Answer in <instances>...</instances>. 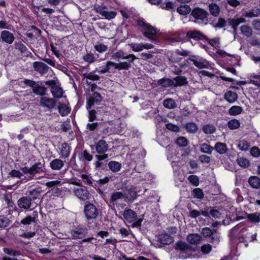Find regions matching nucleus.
Returning <instances> with one entry per match:
<instances>
[{"mask_svg": "<svg viewBox=\"0 0 260 260\" xmlns=\"http://www.w3.org/2000/svg\"><path fill=\"white\" fill-rule=\"evenodd\" d=\"M112 57L114 58H121L122 59H127V61H122V62H128L129 64V68L131 67V63H133L135 59H137L136 56L133 54H129L125 55V53L122 50H119L114 53Z\"/></svg>", "mask_w": 260, "mask_h": 260, "instance_id": "obj_8", "label": "nucleus"}, {"mask_svg": "<svg viewBox=\"0 0 260 260\" xmlns=\"http://www.w3.org/2000/svg\"><path fill=\"white\" fill-rule=\"evenodd\" d=\"M248 183L253 188L258 189L260 187V179L257 176H251L248 179Z\"/></svg>", "mask_w": 260, "mask_h": 260, "instance_id": "obj_30", "label": "nucleus"}, {"mask_svg": "<svg viewBox=\"0 0 260 260\" xmlns=\"http://www.w3.org/2000/svg\"><path fill=\"white\" fill-rule=\"evenodd\" d=\"M187 38L198 40H207L206 36L197 30L188 31L186 34Z\"/></svg>", "mask_w": 260, "mask_h": 260, "instance_id": "obj_19", "label": "nucleus"}, {"mask_svg": "<svg viewBox=\"0 0 260 260\" xmlns=\"http://www.w3.org/2000/svg\"><path fill=\"white\" fill-rule=\"evenodd\" d=\"M215 131V127L211 124H206L203 127V131L206 134H213Z\"/></svg>", "mask_w": 260, "mask_h": 260, "instance_id": "obj_44", "label": "nucleus"}, {"mask_svg": "<svg viewBox=\"0 0 260 260\" xmlns=\"http://www.w3.org/2000/svg\"><path fill=\"white\" fill-rule=\"evenodd\" d=\"M176 143L180 147H185L188 145V141L184 137H179L176 139Z\"/></svg>", "mask_w": 260, "mask_h": 260, "instance_id": "obj_46", "label": "nucleus"}, {"mask_svg": "<svg viewBox=\"0 0 260 260\" xmlns=\"http://www.w3.org/2000/svg\"><path fill=\"white\" fill-rule=\"evenodd\" d=\"M45 169V162L44 161L42 162H37L33 165L31 167H27L25 166L21 168L20 170L24 174H28V178L29 179H33L34 177L37 174H40L44 172Z\"/></svg>", "mask_w": 260, "mask_h": 260, "instance_id": "obj_3", "label": "nucleus"}, {"mask_svg": "<svg viewBox=\"0 0 260 260\" xmlns=\"http://www.w3.org/2000/svg\"><path fill=\"white\" fill-rule=\"evenodd\" d=\"M42 190L41 188H36L32 190H29L27 192V195L28 198L31 199V200H35L38 199L41 196Z\"/></svg>", "mask_w": 260, "mask_h": 260, "instance_id": "obj_29", "label": "nucleus"}, {"mask_svg": "<svg viewBox=\"0 0 260 260\" xmlns=\"http://www.w3.org/2000/svg\"><path fill=\"white\" fill-rule=\"evenodd\" d=\"M238 164L242 167L247 168L250 166L249 161L245 158L241 157L237 160Z\"/></svg>", "mask_w": 260, "mask_h": 260, "instance_id": "obj_48", "label": "nucleus"}, {"mask_svg": "<svg viewBox=\"0 0 260 260\" xmlns=\"http://www.w3.org/2000/svg\"><path fill=\"white\" fill-rule=\"evenodd\" d=\"M192 195L194 198L198 199H202L204 198L203 190L200 188H194L192 192Z\"/></svg>", "mask_w": 260, "mask_h": 260, "instance_id": "obj_45", "label": "nucleus"}, {"mask_svg": "<svg viewBox=\"0 0 260 260\" xmlns=\"http://www.w3.org/2000/svg\"><path fill=\"white\" fill-rule=\"evenodd\" d=\"M245 19L242 18L240 17L239 19L237 18L236 19L234 18L232 19H229V24L233 27L234 30L236 31L237 29V26L239 25V24L241 23L244 22Z\"/></svg>", "mask_w": 260, "mask_h": 260, "instance_id": "obj_33", "label": "nucleus"}, {"mask_svg": "<svg viewBox=\"0 0 260 260\" xmlns=\"http://www.w3.org/2000/svg\"><path fill=\"white\" fill-rule=\"evenodd\" d=\"M194 20H189V21H191L196 23H199L200 24L205 25L208 23V17H193Z\"/></svg>", "mask_w": 260, "mask_h": 260, "instance_id": "obj_52", "label": "nucleus"}, {"mask_svg": "<svg viewBox=\"0 0 260 260\" xmlns=\"http://www.w3.org/2000/svg\"><path fill=\"white\" fill-rule=\"evenodd\" d=\"M188 59L193 62V64L199 69H208L210 66L209 61L206 59L194 55H191Z\"/></svg>", "mask_w": 260, "mask_h": 260, "instance_id": "obj_7", "label": "nucleus"}, {"mask_svg": "<svg viewBox=\"0 0 260 260\" xmlns=\"http://www.w3.org/2000/svg\"><path fill=\"white\" fill-rule=\"evenodd\" d=\"M240 30L243 35L247 37H250L252 34V30L250 27L243 25L241 26Z\"/></svg>", "mask_w": 260, "mask_h": 260, "instance_id": "obj_42", "label": "nucleus"}, {"mask_svg": "<svg viewBox=\"0 0 260 260\" xmlns=\"http://www.w3.org/2000/svg\"><path fill=\"white\" fill-rule=\"evenodd\" d=\"M177 12L181 15H187L191 12L190 16H207L208 12L204 10L195 8L192 10L187 5H181L177 8Z\"/></svg>", "mask_w": 260, "mask_h": 260, "instance_id": "obj_2", "label": "nucleus"}, {"mask_svg": "<svg viewBox=\"0 0 260 260\" xmlns=\"http://www.w3.org/2000/svg\"><path fill=\"white\" fill-rule=\"evenodd\" d=\"M16 49L20 51L21 53L25 54L27 50L26 47L21 43H17L15 44Z\"/></svg>", "mask_w": 260, "mask_h": 260, "instance_id": "obj_58", "label": "nucleus"}, {"mask_svg": "<svg viewBox=\"0 0 260 260\" xmlns=\"http://www.w3.org/2000/svg\"><path fill=\"white\" fill-rule=\"evenodd\" d=\"M158 241L162 244L169 245L173 243L174 238L167 233H162L158 234Z\"/></svg>", "mask_w": 260, "mask_h": 260, "instance_id": "obj_15", "label": "nucleus"}, {"mask_svg": "<svg viewBox=\"0 0 260 260\" xmlns=\"http://www.w3.org/2000/svg\"><path fill=\"white\" fill-rule=\"evenodd\" d=\"M157 84L163 87L173 86L174 80L169 78H162L157 81Z\"/></svg>", "mask_w": 260, "mask_h": 260, "instance_id": "obj_31", "label": "nucleus"}, {"mask_svg": "<svg viewBox=\"0 0 260 260\" xmlns=\"http://www.w3.org/2000/svg\"><path fill=\"white\" fill-rule=\"evenodd\" d=\"M87 229L83 225H78L71 231V235L73 239H82L87 233Z\"/></svg>", "mask_w": 260, "mask_h": 260, "instance_id": "obj_9", "label": "nucleus"}, {"mask_svg": "<svg viewBox=\"0 0 260 260\" xmlns=\"http://www.w3.org/2000/svg\"><path fill=\"white\" fill-rule=\"evenodd\" d=\"M4 251L9 255H11L13 256H18L20 255L19 251L13 250L8 248H4Z\"/></svg>", "mask_w": 260, "mask_h": 260, "instance_id": "obj_61", "label": "nucleus"}, {"mask_svg": "<svg viewBox=\"0 0 260 260\" xmlns=\"http://www.w3.org/2000/svg\"><path fill=\"white\" fill-rule=\"evenodd\" d=\"M108 149V144L106 141L100 140L95 145V150L98 154H104Z\"/></svg>", "mask_w": 260, "mask_h": 260, "instance_id": "obj_18", "label": "nucleus"}, {"mask_svg": "<svg viewBox=\"0 0 260 260\" xmlns=\"http://www.w3.org/2000/svg\"><path fill=\"white\" fill-rule=\"evenodd\" d=\"M175 247L177 250L184 251L186 249V245L184 242L180 241L175 244Z\"/></svg>", "mask_w": 260, "mask_h": 260, "instance_id": "obj_63", "label": "nucleus"}, {"mask_svg": "<svg viewBox=\"0 0 260 260\" xmlns=\"http://www.w3.org/2000/svg\"><path fill=\"white\" fill-rule=\"evenodd\" d=\"M33 67L35 71L41 74L46 73L49 68L45 63L39 61L34 62Z\"/></svg>", "mask_w": 260, "mask_h": 260, "instance_id": "obj_17", "label": "nucleus"}, {"mask_svg": "<svg viewBox=\"0 0 260 260\" xmlns=\"http://www.w3.org/2000/svg\"><path fill=\"white\" fill-rule=\"evenodd\" d=\"M240 121L236 119H233L230 120L228 123V126L231 129H236L240 127Z\"/></svg>", "mask_w": 260, "mask_h": 260, "instance_id": "obj_43", "label": "nucleus"}, {"mask_svg": "<svg viewBox=\"0 0 260 260\" xmlns=\"http://www.w3.org/2000/svg\"><path fill=\"white\" fill-rule=\"evenodd\" d=\"M1 38L4 42L9 44H11L14 40L13 34L8 30L2 31Z\"/></svg>", "mask_w": 260, "mask_h": 260, "instance_id": "obj_21", "label": "nucleus"}, {"mask_svg": "<svg viewBox=\"0 0 260 260\" xmlns=\"http://www.w3.org/2000/svg\"><path fill=\"white\" fill-rule=\"evenodd\" d=\"M70 147L67 143H62L59 153L60 157L64 158H68L70 155Z\"/></svg>", "mask_w": 260, "mask_h": 260, "instance_id": "obj_25", "label": "nucleus"}, {"mask_svg": "<svg viewBox=\"0 0 260 260\" xmlns=\"http://www.w3.org/2000/svg\"><path fill=\"white\" fill-rule=\"evenodd\" d=\"M164 106L165 107L172 109L177 107V104L175 101L172 99H167L164 101Z\"/></svg>", "mask_w": 260, "mask_h": 260, "instance_id": "obj_39", "label": "nucleus"}, {"mask_svg": "<svg viewBox=\"0 0 260 260\" xmlns=\"http://www.w3.org/2000/svg\"><path fill=\"white\" fill-rule=\"evenodd\" d=\"M111 67H114L115 69L119 70H127L129 69V64L128 62L115 63L113 61H108L106 62L104 68L100 67L99 69H96V71L100 74H105L109 72Z\"/></svg>", "mask_w": 260, "mask_h": 260, "instance_id": "obj_4", "label": "nucleus"}, {"mask_svg": "<svg viewBox=\"0 0 260 260\" xmlns=\"http://www.w3.org/2000/svg\"><path fill=\"white\" fill-rule=\"evenodd\" d=\"M161 7L162 8L165 9L167 10L174 11L175 10V6L172 2H168L166 4H163Z\"/></svg>", "mask_w": 260, "mask_h": 260, "instance_id": "obj_54", "label": "nucleus"}, {"mask_svg": "<svg viewBox=\"0 0 260 260\" xmlns=\"http://www.w3.org/2000/svg\"><path fill=\"white\" fill-rule=\"evenodd\" d=\"M166 128L171 131L174 132H179L180 131V128L179 126L176 124H173L172 123H169L166 124Z\"/></svg>", "mask_w": 260, "mask_h": 260, "instance_id": "obj_57", "label": "nucleus"}, {"mask_svg": "<svg viewBox=\"0 0 260 260\" xmlns=\"http://www.w3.org/2000/svg\"><path fill=\"white\" fill-rule=\"evenodd\" d=\"M75 195L80 200L86 201L89 199V192L85 188H75L74 189Z\"/></svg>", "mask_w": 260, "mask_h": 260, "instance_id": "obj_12", "label": "nucleus"}, {"mask_svg": "<svg viewBox=\"0 0 260 260\" xmlns=\"http://www.w3.org/2000/svg\"><path fill=\"white\" fill-rule=\"evenodd\" d=\"M214 232V229L211 230L209 228H204L202 230V234L205 237H210Z\"/></svg>", "mask_w": 260, "mask_h": 260, "instance_id": "obj_59", "label": "nucleus"}, {"mask_svg": "<svg viewBox=\"0 0 260 260\" xmlns=\"http://www.w3.org/2000/svg\"><path fill=\"white\" fill-rule=\"evenodd\" d=\"M250 147L249 143L244 140L239 142L238 147L241 150L246 151L248 150Z\"/></svg>", "mask_w": 260, "mask_h": 260, "instance_id": "obj_47", "label": "nucleus"}, {"mask_svg": "<svg viewBox=\"0 0 260 260\" xmlns=\"http://www.w3.org/2000/svg\"><path fill=\"white\" fill-rule=\"evenodd\" d=\"M210 242L217 244H218L220 240H219V235L217 233V230L214 229V232L210 236Z\"/></svg>", "mask_w": 260, "mask_h": 260, "instance_id": "obj_49", "label": "nucleus"}, {"mask_svg": "<svg viewBox=\"0 0 260 260\" xmlns=\"http://www.w3.org/2000/svg\"><path fill=\"white\" fill-rule=\"evenodd\" d=\"M23 172L21 173L18 170H13L9 173V175L12 177L20 179L23 176Z\"/></svg>", "mask_w": 260, "mask_h": 260, "instance_id": "obj_62", "label": "nucleus"}, {"mask_svg": "<svg viewBox=\"0 0 260 260\" xmlns=\"http://www.w3.org/2000/svg\"><path fill=\"white\" fill-rule=\"evenodd\" d=\"M59 113L62 116H64L70 112V109L64 104H60L58 106Z\"/></svg>", "mask_w": 260, "mask_h": 260, "instance_id": "obj_36", "label": "nucleus"}, {"mask_svg": "<svg viewBox=\"0 0 260 260\" xmlns=\"http://www.w3.org/2000/svg\"><path fill=\"white\" fill-rule=\"evenodd\" d=\"M56 101L53 98H48L46 96H41L40 100V106L49 110L54 108L56 106Z\"/></svg>", "mask_w": 260, "mask_h": 260, "instance_id": "obj_10", "label": "nucleus"}, {"mask_svg": "<svg viewBox=\"0 0 260 260\" xmlns=\"http://www.w3.org/2000/svg\"><path fill=\"white\" fill-rule=\"evenodd\" d=\"M38 213L37 211H35L32 213V215H29L25 218L22 219L21 221V223L27 225L29 224L31 222H36V219L38 217Z\"/></svg>", "mask_w": 260, "mask_h": 260, "instance_id": "obj_27", "label": "nucleus"}, {"mask_svg": "<svg viewBox=\"0 0 260 260\" xmlns=\"http://www.w3.org/2000/svg\"><path fill=\"white\" fill-rule=\"evenodd\" d=\"M188 180L194 186H198L199 184V178L197 176L191 175L189 176Z\"/></svg>", "mask_w": 260, "mask_h": 260, "instance_id": "obj_53", "label": "nucleus"}, {"mask_svg": "<svg viewBox=\"0 0 260 260\" xmlns=\"http://www.w3.org/2000/svg\"><path fill=\"white\" fill-rule=\"evenodd\" d=\"M123 215L124 219L129 223L135 221L137 218L136 213L130 209L125 210Z\"/></svg>", "mask_w": 260, "mask_h": 260, "instance_id": "obj_16", "label": "nucleus"}, {"mask_svg": "<svg viewBox=\"0 0 260 260\" xmlns=\"http://www.w3.org/2000/svg\"><path fill=\"white\" fill-rule=\"evenodd\" d=\"M94 48L99 53L106 52L108 50V46L103 44L98 43L94 45Z\"/></svg>", "mask_w": 260, "mask_h": 260, "instance_id": "obj_51", "label": "nucleus"}, {"mask_svg": "<svg viewBox=\"0 0 260 260\" xmlns=\"http://www.w3.org/2000/svg\"><path fill=\"white\" fill-rule=\"evenodd\" d=\"M202 240V236L198 234H189L187 237V241L191 244H198L201 242Z\"/></svg>", "mask_w": 260, "mask_h": 260, "instance_id": "obj_22", "label": "nucleus"}, {"mask_svg": "<svg viewBox=\"0 0 260 260\" xmlns=\"http://www.w3.org/2000/svg\"><path fill=\"white\" fill-rule=\"evenodd\" d=\"M174 80L173 86H182L188 84L187 78L185 76H178L172 79Z\"/></svg>", "mask_w": 260, "mask_h": 260, "instance_id": "obj_23", "label": "nucleus"}, {"mask_svg": "<svg viewBox=\"0 0 260 260\" xmlns=\"http://www.w3.org/2000/svg\"><path fill=\"white\" fill-rule=\"evenodd\" d=\"M185 129L188 133L194 134L197 132L198 127L194 122H188L185 124Z\"/></svg>", "mask_w": 260, "mask_h": 260, "instance_id": "obj_37", "label": "nucleus"}, {"mask_svg": "<svg viewBox=\"0 0 260 260\" xmlns=\"http://www.w3.org/2000/svg\"><path fill=\"white\" fill-rule=\"evenodd\" d=\"M94 9L96 12L103 16H116L117 13L115 11H108V9L103 5H94Z\"/></svg>", "mask_w": 260, "mask_h": 260, "instance_id": "obj_11", "label": "nucleus"}, {"mask_svg": "<svg viewBox=\"0 0 260 260\" xmlns=\"http://www.w3.org/2000/svg\"><path fill=\"white\" fill-rule=\"evenodd\" d=\"M10 220L7 217L0 216V229H4L9 225Z\"/></svg>", "mask_w": 260, "mask_h": 260, "instance_id": "obj_50", "label": "nucleus"}, {"mask_svg": "<svg viewBox=\"0 0 260 260\" xmlns=\"http://www.w3.org/2000/svg\"><path fill=\"white\" fill-rule=\"evenodd\" d=\"M83 75L86 79L93 81H97L100 79V77L98 75H95L92 72L89 73H84Z\"/></svg>", "mask_w": 260, "mask_h": 260, "instance_id": "obj_55", "label": "nucleus"}, {"mask_svg": "<svg viewBox=\"0 0 260 260\" xmlns=\"http://www.w3.org/2000/svg\"><path fill=\"white\" fill-rule=\"evenodd\" d=\"M127 198H128V197L126 196L125 194L120 191H115L111 194L109 202L114 207L115 205H117L118 200Z\"/></svg>", "mask_w": 260, "mask_h": 260, "instance_id": "obj_14", "label": "nucleus"}, {"mask_svg": "<svg viewBox=\"0 0 260 260\" xmlns=\"http://www.w3.org/2000/svg\"><path fill=\"white\" fill-rule=\"evenodd\" d=\"M209 10L211 15L213 16H217L219 13V7L214 3L209 5Z\"/></svg>", "mask_w": 260, "mask_h": 260, "instance_id": "obj_41", "label": "nucleus"}, {"mask_svg": "<svg viewBox=\"0 0 260 260\" xmlns=\"http://www.w3.org/2000/svg\"><path fill=\"white\" fill-rule=\"evenodd\" d=\"M64 164L63 161L58 158H56L52 160L50 162L49 165L51 169L54 171L60 170L64 167Z\"/></svg>", "mask_w": 260, "mask_h": 260, "instance_id": "obj_20", "label": "nucleus"}, {"mask_svg": "<svg viewBox=\"0 0 260 260\" xmlns=\"http://www.w3.org/2000/svg\"><path fill=\"white\" fill-rule=\"evenodd\" d=\"M31 199L28 197L24 196L20 198L17 201L18 206L25 210L29 209L32 205Z\"/></svg>", "mask_w": 260, "mask_h": 260, "instance_id": "obj_13", "label": "nucleus"}, {"mask_svg": "<svg viewBox=\"0 0 260 260\" xmlns=\"http://www.w3.org/2000/svg\"><path fill=\"white\" fill-rule=\"evenodd\" d=\"M137 25L144 36L151 42L155 44L159 43V41L157 39L158 36L160 34L159 29L147 23L143 19H138Z\"/></svg>", "mask_w": 260, "mask_h": 260, "instance_id": "obj_1", "label": "nucleus"}, {"mask_svg": "<svg viewBox=\"0 0 260 260\" xmlns=\"http://www.w3.org/2000/svg\"><path fill=\"white\" fill-rule=\"evenodd\" d=\"M22 82L26 86L31 87L32 89V92L36 94L41 96L45 95L47 88L39 85L38 82L28 79H25L21 81V83Z\"/></svg>", "mask_w": 260, "mask_h": 260, "instance_id": "obj_5", "label": "nucleus"}, {"mask_svg": "<svg viewBox=\"0 0 260 260\" xmlns=\"http://www.w3.org/2000/svg\"><path fill=\"white\" fill-rule=\"evenodd\" d=\"M84 213L88 220L94 219L98 215L97 208L92 203L86 202L84 207Z\"/></svg>", "mask_w": 260, "mask_h": 260, "instance_id": "obj_6", "label": "nucleus"}, {"mask_svg": "<svg viewBox=\"0 0 260 260\" xmlns=\"http://www.w3.org/2000/svg\"><path fill=\"white\" fill-rule=\"evenodd\" d=\"M78 158L80 160H85L90 161L92 159V156L86 150H84L78 154Z\"/></svg>", "mask_w": 260, "mask_h": 260, "instance_id": "obj_32", "label": "nucleus"}, {"mask_svg": "<svg viewBox=\"0 0 260 260\" xmlns=\"http://www.w3.org/2000/svg\"><path fill=\"white\" fill-rule=\"evenodd\" d=\"M250 154L253 157H258L260 155V149L254 146L250 149Z\"/></svg>", "mask_w": 260, "mask_h": 260, "instance_id": "obj_64", "label": "nucleus"}, {"mask_svg": "<svg viewBox=\"0 0 260 260\" xmlns=\"http://www.w3.org/2000/svg\"><path fill=\"white\" fill-rule=\"evenodd\" d=\"M51 92L53 98L55 99L62 98L63 93L62 88L56 84L53 85L51 87Z\"/></svg>", "mask_w": 260, "mask_h": 260, "instance_id": "obj_24", "label": "nucleus"}, {"mask_svg": "<svg viewBox=\"0 0 260 260\" xmlns=\"http://www.w3.org/2000/svg\"><path fill=\"white\" fill-rule=\"evenodd\" d=\"M108 167L113 172H117L121 168V164L116 161H110L108 164Z\"/></svg>", "mask_w": 260, "mask_h": 260, "instance_id": "obj_34", "label": "nucleus"}, {"mask_svg": "<svg viewBox=\"0 0 260 260\" xmlns=\"http://www.w3.org/2000/svg\"><path fill=\"white\" fill-rule=\"evenodd\" d=\"M214 149L220 154H223L228 151V148L226 144L221 142L216 143L214 147H213V150Z\"/></svg>", "mask_w": 260, "mask_h": 260, "instance_id": "obj_28", "label": "nucleus"}, {"mask_svg": "<svg viewBox=\"0 0 260 260\" xmlns=\"http://www.w3.org/2000/svg\"><path fill=\"white\" fill-rule=\"evenodd\" d=\"M243 111L241 107L238 106H233L229 110V113L230 115L235 116L240 114Z\"/></svg>", "mask_w": 260, "mask_h": 260, "instance_id": "obj_38", "label": "nucleus"}, {"mask_svg": "<svg viewBox=\"0 0 260 260\" xmlns=\"http://www.w3.org/2000/svg\"><path fill=\"white\" fill-rule=\"evenodd\" d=\"M200 150L203 153L210 154L213 150V147L210 145L204 143L200 145Z\"/></svg>", "mask_w": 260, "mask_h": 260, "instance_id": "obj_40", "label": "nucleus"}, {"mask_svg": "<svg viewBox=\"0 0 260 260\" xmlns=\"http://www.w3.org/2000/svg\"><path fill=\"white\" fill-rule=\"evenodd\" d=\"M129 45L134 51L140 52L143 50L142 43H132Z\"/></svg>", "mask_w": 260, "mask_h": 260, "instance_id": "obj_60", "label": "nucleus"}, {"mask_svg": "<svg viewBox=\"0 0 260 260\" xmlns=\"http://www.w3.org/2000/svg\"><path fill=\"white\" fill-rule=\"evenodd\" d=\"M127 192L129 197L133 199H135L137 197V192L135 188L131 187L127 188Z\"/></svg>", "mask_w": 260, "mask_h": 260, "instance_id": "obj_56", "label": "nucleus"}, {"mask_svg": "<svg viewBox=\"0 0 260 260\" xmlns=\"http://www.w3.org/2000/svg\"><path fill=\"white\" fill-rule=\"evenodd\" d=\"M238 98V94L236 92L231 90L226 91L224 94V100L231 104L236 102Z\"/></svg>", "mask_w": 260, "mask_h": 260, "instance_id": "obj_26", "label": "nucleus"}, {"mask_svg": "<svg viewBox=\"0 0 260 260\" xmlns=\"http://www.w3.org/2000/svg\"><path fill=\"white\" fill-rule=\"evenodd\" d=\"M247 218L252 223H257L260 221V213L255 212L254 213L247 214Z\"/></svg>", "mask_w": 260, "mask_h": 260, "instance_id": "obj_35", "label": "nucleus"}]
</instances>
